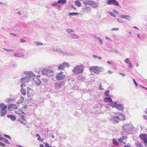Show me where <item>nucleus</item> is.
I'll return each instance as SVG.
<instances>
[{
	"label": "nucleus",
	"instance_id": "nucleus-16",
	"mask_svg": "<svg viewBox=\"0 0 147 147\" xmlns=\"http://www.w3.org/2000/svg\"><path fill=\"white\" fill-rule=\"evenodd\" d=\"M127 140V137L126 136H123L121 138H119L118 139V140L119 141L122 143L123 144H125L126 143V142L125 141H124V140Z\"/></svg>",
	"mask_w": 147,
	"mask_h": 147
},
{
	"label": "nucleus",
	"instance_id": "nucleus-7",
	"mask_svg": "<svg viewBox=\"0 0 147 147\" xmlns=\"http://www.w3.org/2000/svg\"><path fill=\"white\" fill-rule=\"evenodd\" d=\"M106 3L109 5H114L119 7L120 5L116 0H107L106 1Z\"/></svg>",
	"mask_w": 147,
	"mask_h": 147
},
{
	"label": "nucleus",
	"instance_id": "nucleus-19",
	"mask_svg": "<svg viewBox=\"0 0 147 147\" xmlns=\"http://www.w3.org/2000/svg\"><path fill=\"white\" fill-rule=\"evenodd\" d=\"M25 74H27L29 76H28L30 78H31V76H35L34 74V73L32 71H26L24 73Z\"/></svg>",
	"mask_w": 147,
	"mask_h": 147
},
{
	"label": "nucleus",
	"instance_id": "nucleus-54",
	"mask_svg": "<svg viewBox=\"0 0 147 147\" xmlns=\"http://www.w3.org/2000/svg\"><path fill=\"white\" fill-rule=\"evenodd\" d=\"M113 12L116 15H117L119 13V12L117 11L114 9H113Z\"/></svg>",
	"mask_w": 147,
	"mask_h": 147
},
{
	"label": "nucleus",
	"instance_id": "nucleus-26",
	"mask_svg": "<svg viewBox=\"0 0 147 147\" xmlns=\"http://www.w3.org/2000/svg\"><path fill=\"white\" fill-rule=\"evenodd\" d=\"M48 69H44L42 71V74L43 75L47 76Z\"/></svg>",
	"mask_w": 147,
	"mask_h": 147
},
{
	"label": "nucleus",
	"instance_id": "nucleus-10",
	"mask_svg": "<svg viewBox=\"0 0 147 147\" xmlns=\"http://www.w3.org/2000/svg\"><path fill=\"white\" fill-rule=\"evenodd\" d=\"M139 137L145 144L147 143V134H141L139 135Z\"/></svg>",
	"mask_w": 147,
	"mask_h": 147
},
{
	"label": "nucleus",
	"instance_id": "nucleus-17",
	"mask_svg": "<svg viewBox=\"0 0 147 147\" xmlns=\"http://www.w3.org/2000/svg\"><path fill=\"white\" fill-rule=\"evenodd\" d=\"M24 53L22 52L16 53L14 55L15 57H20L24 56Z\"/></svg>",
	"mask_w": 147,
	"mask_h": 147
},
{
	"label": "nucleus",
	"instance_id": "nucleus-35",
	"mask_svg": "<svg viewBox=\"0 0 147 147\" xmlns=\"http://www.w3.org/2000/svg\"><path fill=\"white\" fill-rule=\"evenodd\" d=\"M104 101H113L111 98L109 97H106L105 98Z\"/></svg>",
	"mask_w": 147,
	"mask_h": 147
},
{
	"label": "nucleus",
	"instance_id": "nucleus-15",
	"mask_svg": "<svg viewBox=\"0 0 147 147\" xmlns=\"http://www.w3.org/2000/svg\"><path fill=\"white\" fill-rule=\"evenodd\" d=\"M98 3L94 1H93L91 0L90 5L92 8H95L98 7Z\"/></svg>",
	"mask_w": 147,
	"mask_h": 147
},
{
	"label": "nucleus",
	"instance_id": "nucleus-33",
	"mask_svg": "<svg viewBox=\"0 0 147 147\" xmlns=\"http://www.w3.org/2000/svg\"><path fill=\"white\" fill-rule=\"evenodd\" d=\"M67 32L70 35H71L72 34H71V33L72 32H74V31L70 29H67L66 30Z\"/></svg>",
	"mask_w": 147,
	"mask_h": 147
},
{
	"label": "nucleus",
	"instance_id": "nucleus-25",
	"mask_svg": "<svg viewBox=\"0 0 147 147\" xmlns=\"http://www.w3.org/2000/svg\"><path fill=\"white\" fill-rule=\"evenodd\" d=\"M15 112L19 115L24 114V113L22 111V110H20V109L18 111H15Z\"/></svg>",
	"mask_w": 147,
	"mask_h": 147
},
{
	"label": "nucleus",
	"instance_id": "nucleus-47",
	"mask_svg": "<svg viewBox=\"0 0 147 147\" xmlns=\"http://www.w3.org/2000/svg\"><path fill=\"white\" fill-rule=\"evenodd\" d=\"M111 51L112 52L116 53H118V51L116 49H113V50H111Z\"/></svg>",
	"mask_w": 147,
	"mask_h": 147
},
{
	"label": "nucleus",
	"instance_id": "nucleus-40",
	"mask_svg": "<svg viewBox=\"0 0 147 147\" xmlns=\"http://www.w3.org/2000/svg\"><path fill=\"white\" fill-rule=\"evenodd\" d=\"M129 58H127L125 59L124 61L126 62L127 64H128L130 62Z\"/></svg>",
	"mask_w": 147,
	"mask_h": 147
},
{
	"label": "nucleus",
	"instance_id": "nucleus-63",
	"mask_svg": "<svg viewBox=\"0 0 147 147\" xmlns=\"http://www.w3.org/2000/svg\"><path fill=\"white\" fill-rule=\"evenodd\" d=\"M124 147H131V146L129 145H125Z\"/></svg>",
	"mask_w": 147,
	"mask_h": 147
},
{
	"label": "nucleus",
	"instance_id": "nucleus-51",
	"mask_svg": "<svg viewBox=\"0 0 147 147\" xmlns=\"http://www.w3.org/2000/svg\"><path fill=\"white\" fill-rule=\"evenodd\" d=\"M128 64H129V67H130V68H132L133 67V65L131 64V62H130L129 63H128Z\"/></svg>",
	"mask_w": 147,
	"mask_h": 147
},
{
	"label": "nucleus",
	"instance_id": "nucleus-43",
	"mask_svg": "<svg viewBox=\"0 0 147 147\" xmlns=\"http://www.w3.org/2000/svg\"><path fill=\"white\" fill-rule=\"evenodd\" d=\"M108 13H109L111 16L113 17H115V15L114 14H113V13H112L111 12H108Z\"/></svg>",
	"mask_w": 147,
	"mask_h": 147
},
{
	"label": "nucleus",
	"instance_id": "nucleus-4",
	"mask_svg": "<svg viewBox=\"0 0 147 147\" xmlns=\"http://www.w3.org/2000/svg\"><path fill=\"white\" fill-rule=\"evenodd\" d=\"M125 119V116L122 114H119L117 116H114L113 119V121L116 123L119 122V121L124 120Z\"/></svg>",
	"mask_w": 147,
	"mask_h": 147
},
{
	"label": "nucleus",
	"instance_id": "nucleus-34",
	"mask_svg": "<svg viewBox=\"0 0 147 147\" xmlns=\"http://www.w3.org/2000/svg\"><path fill=\"white\" fill-rule=\"evenodd\" d=\"M113 144L116 146H118L119 145V143L115 139H113Z\"/></svg>",
	"mask_w": 147,
	"mask_h": 147
},
{
	"label": "nucleus",
	"instance_id": "nucleus-22",
	"mask_svg": "<svg viewBox=\"0 0 147 147\" xmlns=\"http://www.w3.org/2000/svg\"><path fill=\"white\" fill-rule=\"evenodd\" d=\"M54 74V72L52 70L48 69L47 76H52Z\"/></svg>",
	"mask_w": 147,
	"mask_h": 147
},
{
	"label": "nucleus",
	"instance_id": "nucleus-50",
	"mask_svg": "<svg viewBox=\"0 0 147 147\" xmlns=\"http://www.w3.org/2000/svg\"><path fill=\"white\" fill-rule=\"evenodd\" d=\"M4 135L5 137L7 138L10 139H11V137L7 135H5V134H4Z\"/></svg>",
	"mask_w": 147,
	"mask_h": 147
},
{
	"label": "nucleus",
	"instance_id": "nucleus-62",
	"mask_svg": "<svg viewBox=\"0 0 147 147\" xmlns=\"http://www.w3.org/2000/svg\"><path fill=\"white\" fill-rule=\"evenodd\" d=\"M4 140H5V141H4L5 142L7 143H9V142H8V140H7L6 139H4Z\"/></svg>",
	"mask_w": 147,
	"mask_h": 147
},
{
	"label": "nucleus",
	"instance_id": "nucleus-42",
	"mask_svg": "<svg viewBox=\"0 0 147 147\" xmlns=\"http://www.w3.org/2000/svg\"><path fill=\"white\" fill-rule=\"evenodd\" d=\"M126 18L125 19L127 20H130L131 19V16L128 15H126Z\"/></svg>",
	"mask_w": 147,
	"mask_h": 147
},
{
	"label": "nucleus",
	"instance_id": "nucleus-31",
	"mask_svg": "<svg viewBox=\"0 0 147 147\" xmlns=\"http://www.w3.org/2000/svg\"><path fill=\"white\" fill-rule=\"evenodd\" d=\"M15 100V98L13 96L12 97H9L6 99L7 101H13Z\"/></svg>",
	"mask_w": 147,
	"mask_h": 147
},
{
	"label": "nucleus",
	"instance_id": "nucleus-58",
	"mask_svg": "<svg viewBox=\"0 0 147 147\" xmlns=\"http://www.w3.org/2000/svg\"><path fill=\"white\" fill-rule=\"evenodd\" d=\"M126 15H122L121 16V18H126Z\"/></svg>",
	"mask_w": 147,
	"mask_h": 147
},
{
	"label": "nucleus",
	"instance_id": "nucleus-3",
	"mask_svg": "<svg viewBox=\"0 0 147 147\" xmlns=\"http://www.w3.org/2000/svg\"><path fill=\"white\" fill-rule=\"evenodd\" d=\"M53 50L59 53L62 54L63 55L72 56L74 54L71 53H69L66 51H64L61 50L60 48H54Z\"/></svg>",
	"mask_w": 147,
	"mask_h": 147
},
{
	"label": "nucleus",
	"instance_id": "nucleus-9",
	"mask_svg": "<svg viewBox=\"0 0 147 147\" xmlns=\"http://www.w3.org/2000/svg\"><path fill=\"white\" fill-rule=\"evenodd\" d=\"M65 66L69 67L70 66V65L66 62H64L59 65L58 68L59 69H63L65 68Z\"/></svg>",
	"mask_w": 147,
	"mask_h": 147
},
{
	"label": "nucleus",
	"instance_id": "nucleus-8",
	"mask_svg": "<svg viewBox=\"0 0 147 147\" xmlns=\"http://www.w3.org/2000/svg\"><path fill=\"white\" fill-rule=\"evenodd\" d=\"M56 78L57 80H61L65 79V75L63 72L61 71L57 75Z\"/></svg>",
	"mask_w": 147,
	"mask_h": 147
},
{
	"label": "nucleus",
	"instance_id": "nucleus-12",
	"mask_svg": "<svg viewBox=\"0 0 147 147\" xmlns=\"http://www.w3.org/2000/svg\"><path fill=\"white\" fill-rule=\"evenodd\" d=\"M17 106L15 104H10L8 106L7 109L9 111H13L17 108Z\"/></svg>",
	"mask_w": 147,
	"mask_h": 147
},
{
	"label": "nucleus",
	"instance_id": "nucleus-44",
	"mask_svg": "<svg viewBox=\"0 0 147 147\" xmlns=\"http://www.w3.org/2000/svg\"><path fill=\"white\" fill-rule=\"evenodd\" d=\"M119 30L118 28H113L111 29V30L112 31H118Z\"/></svg>",
	"mask_w": 147,
	"mask_h": 147
},
{
	"label": "nucleus",
	"instance_id": "nucleus-55",
	"mask_svg": "<svg viewBox=\"0 0 147 147\" xmlns=\"http://www.w3.org/2000/svg\"><path fill=\"white\" fill-rule=\"evenodd\" d=\"M133 81H134V83H135V85L136 86H137L138 85V84L136 82L135 80L134 79H133Z\"/></svg>",
	"mask_w": 147,
	"mask_h": 147
},
{
	"label": "nucleus",
	"instance_id": "nucleus-27",
	"mask_svg": "<svg viewBox=\"0 0 147 147\" xmlns=\"http://www.w3.org/2000/svg\"><path fill=\"white\" fill-rule=\"evenodd\" d=\"M94 38L97 40H98L99 42L102 44V41L101 40V39L99 38V37L95 36H94Z\"/></svg>",
	"mask_w": 147,
	"mask_h": 147
},
{
	"label": "nucleus",
	"instance_id": "nucleus-29",
	"mask_svg": "<svg viewBox=\"0 0 147 147\" xmlns=\"http://www.w3.org/2000/svg\"><path fill=\"white\" fill-rule=\"evenodd\" d=\"M80 13L76 12H70L69 13L68 15L70 16H74L76 15L80 14Z\"/></svg>",
	"mask_w": 147,
	"mask_h": 147
},
{
	"label": "nucleus",
	"instance_id": "nucleus-59",
	"mask_svg": "<svg viewBox=\"0 0 147 147\" xmlns=\"http://www.w3.org/2000/svg\"><path fill=\"white\" fill-rule=\"evenodd\" d=\"M145 120H147V116L146 115H144L143 116Z\"/></svg>",
	"mask_w": 147,
	"mask_h": 147
},
{
	"label": "nucleus",
	"instance_id": "nucleus-6",
	"mask_svg": "<svg viewBox=\"0 0 147 147\" xmlns=\"http://www.w3.org/2000/svg\"><path fill=\"white\" fill-rule=\"evenodd\" d=\"M112 107L115 108L119 111H123L124 109L123 106L120 104H117V103L115 102L112 104Z\"/></svg>",
	"mask_w": 147,
	"mask_h": 147
},
{
	"label": "nucleus",
	"instance_id": "nucleus-49",
	"mask_svg": "<svg viewBox=\"0 0 147 147\" xmlns=\"http://www.w3.org/2000/svg\"><path fill=\"white\" fill-rule=\"evenodd\" d=\"M0 146L3 147L5 146V145L4 144L1 142H0Z\"/></svg>",
	"mask_w": 147,
	"mask_h": 147
},
{
	"label": "nucleus",
	"instance_id": "nucleus-64",
	"mask_svg": "<svg viewBox=\"0 0 147 147\" xmlns=\"http://www.w3.org/2000/svg\"><path fill=\"white\" fill-rule=\"evenodd\" d=\"M40 147H45L43 144H41L40 145Z\"/></svg>",
	"mask_w": 147,
	"mask_h": 147
},
{
	"label": "nucleus",
	"instance_id": "nucleus-18",
	"mask_svg": "<svg viewBox=\"0 0 147 147\" xmlns=\"http://www.w3.org/2000/svg\"><path fill=\"white\" fill-rule=\"evenodd\" d=\"M33 81H34L38 85H39L41 83V81L38 78H34L33 79Z\"/></svg>",
	"mask_w": 147,
	"mask_h": 147
},
{
	"label": "nucleus",
	"instance_id": "nucleus-48",
	"mask_svg": "<svg viewBox=\"0 0 147 147\" xmlns=\"http://www.w3.org/2000/svg\"><path fill=\"white\" fill-rule=\"evenodd\" d=\"M20 117H21V119L23 121L25 120L24 117V115H21Z\"/></svg>",
	"mask_w": 147,
	"mask_h": 147
},
{
	"label": "nucleus",
	"instance_id": "nucleus-57",
	"mask_svg": "<svg viewBox=\"0 0 147 147\" xmlns=\"http://www.w3.org/2000/svg\"><path fill=\"white\" fill-rule=\"evenodd\" d=\"M20 42H26V41L23 39H21Z\"/></svg>",
	"mask_w": 147,
	"mask_h": 147
},
{
	"label": "nucleus",
	"instance_id": "nucleus-13",
	"mask_svg": "<svg viewBox=\"0 0 147 147\" xmlns=\"http://www.w3.org/2000/svg\"><path fill=\"white\" fill-rule=\"evenodd\" d=\"M30 78L27 76H26L24 78H22L20 80V82H23L24 83H28L30 80Z\"/></svg>",
	"mask_w": 147,
	"mask_h": 147
},
{
	"label": "nucleus",
	"instance_id": "nucleus-11",
	"mask_svg": "<svg viewBox=\"0 0 147 147\" xmlns=\"http://www.w3.org/2000/svg\"><path fill=\"white\" fill-rule=\"evenodd\" d=\"M82 10L84 13H89L91 12V8L90 6L86 5L83 8Z\"/></svg>",
	"mask_w": 147,
	"mask_h": 147
},
{
	"label": "nucleus",
	"instance_id": "nucleus-14",
	"mask_svg": "<svg viewBox=\"0 0 147 147\" xmlns=\"http://www.w3.org/2000/svg\"><path fill=\"white\" fill-rule=\"evenodd\" d=\"M65 83L64 81H61L55 83V86L59 88L62 87L65 85Z\"/></svg>",
	"mask_w": 147,
	"mask_h": 147
},
{
	"label": "nucleus",
	"instance_id": "nucleus-60",
	"mask_svg": "<svg viewBox=\"0 0 147 147\" xmlns=\"http://www.w3.org/2000/svg\"><path fill=\"white\" fill-rule=\"evenodd\" d=\"M102 86L101 85H100L99 87V88L100 90H102Z\"/></svg>",
	"mask_w": 147,
	"mask_h": 147
},
{
	"label": "nucleus",
	"instance_id": "nucleus-52",
	"mask_svg": "<svg viewBox=\"0 0 147 147\" xmlns=\"http://www.w3.org/2000/svg\"><path fill=\"white\" fill-rule=\"evenodd\" d=\"M37 140L40 141H42V140H43V138H42V139L41 140V138L40 136L38 137L37 138Z\"/></svg>",
	"mask_w": 147,
	"mask_h": 147
},
{
	"label": "nucleus",
	"instance_id": "nucleus-21",
	"mask_svg": "<svg viewBox=\"0 0 147 147\" xmlns=\"http://www.w3.org/2000/svg\"><path fill=\"white\" fill-rule=\"evenodd\" d=\"M0 115L1 117L5 116L7 113V110H0Z\"/></svg>",
	"mask_w": 147,
	"mask_h": 147
},
{
	"label": "nucleus",
	"instance_id": "nucleus-28",
	"mask_svg": "<svg viewBox=\"0 0 147 147\" xmlns=\"http://www.w3.org/2000/svg\"><path fill=\"white\" fill-rule=\"evenodd\" d=\"M32 90L29 87H27V91L28 94V95L31 94V92H32Z\"/></svg>",
	"mask_w": 147,
	"mask_h": 147
},
{
	"label": "nucleus",
	"instance_id": "nucleus-37",
	"mask_svg": "<svg viewBox=\"0 0 147 147\" xmlns=\"http://www.w3.org/2000/svg\"><path fill=\"white\" fill-rule=\"evenodd\" d=\"M34 43L36 45H43V43L40 42H34Z\"/></svg>",
	"mask_w": 147,
	"mask_h": 147
},
{
	"label": "nucleus",
	"instance_id": "nucleus-36",
	"mask_svg": "<svg viewBox=\"0 0 147 147\" xmlns=\"http://www.w3.org/2000/svg\"><path fill=\"white\" fill-rule=\"evenodd\" d=\"M21 92L22 94L24 95H25L26 94V90L25 89L21 88Z\"/></svg>",
	"mask_w": 147,
	"mask_h": 147
},
{
	"label": "nucleus",
	"instance_id": "nucleus-1",
	"mask_svg": "<svg viewBox=\"0 0 147 147\" xmlns=\"http://www.w3.org/2000/svg\"><path fill=\"white\" fill-rule=\"evenodd\" d=\"M89 70L91 72H94L96 74H98L100 73L104 72L105 69L102 67H99L97 66H93L90 67Z\"/></svg>",
	"mask_w": 147,
	"mask_h": 147
},
{
	"label": "nucleus",
	"instance_id": "nucleus-2",
	"mask_svg": "<svg viewBox=\"0 0 147 147\" xmlns=\"http://www.w3.org/2000/svg\"><path fill=\"white\" fill-rule=\"evenodd\" d=\"M84 69V67L83 65H78L74 67L72 72L77 74H80L83 73Z\"/></svg>",
	"mask_w": 147,
	"mask_h": 147
},
{
	"label": "nucleus",
	"instance_id": "nucleus-46",
	"mask_svg": "<svg viewBox=\"0 0 147 147\" xmlns=\"http://www.w3.org/2000/svg\"><path fill=\"white\" fill-rule=\"evenodd\" d=\"M22 84L20 85V87L22 88H23V87H24H24L25 86V84L23 82H22Z\"/></svg>",
	"mask_w": 147,
	"mask_h": 147
},
{
	"label": "nucleus",
	"instance_id": "nucleus-61",
	"mask_svg": "<svg viewBox=\"0 0 147 147\" xmlns=\"http://www.w3.org/2000/svg\"><path fill=\"white\" fill-rule=\"evenodd\" d=\"M27 107L26 105H25L24 106H23L22 107V108H26Z\"/></svg>",
	"mask_w": 147,
	"mask_h": 147
},
{
	"label": "nucleus",
	"instance_id": "nucleus-23",
	"mask_svg": "<svg viewBox=\"0 0 147 147\" xmlns=\"http://www.w3.org/2000/svg\"><path fill=\"white\" fill-rule=\"evenodd\" d=\"M7 117L8 118H10L11 119V120H12L13 121H15L16 120V117L13 115H7Z\"/></svg>",
	"mask_w": 147,
	"mask_h": 147
},
{
	"label": "nucleus",
	"instance_id": "nucleus-39",
	"mask_svg": "<svg viewBox=\"0 0 147 147\" xmlns=\"http://www.w3.org/2000/svg\"><path fill=\"white\" fill-rule=\"evenodd\" d=\"M58 4V3H57V2L54 1L53 3L51 4V5L54 7L57 5Z\"/></svg>",
	"mask_w": 147,
	"mask_h": 147
},
{
	"label": "nucleus",
	"instance_id": "nucleus-32",
	"mask_svg": "<svg viewBox=\"0 0 147 147\" xmlns=\"http://www.w3.org/2000/svg\"><path fill=\"white\" fill-rule=\"evenodd\" d=\"M75 4L78 7H80L81 6V3L78 0H76L75 1Z\"/></svg>",
	"mask_w": 147,
	"mask_h": 147
},
{
	"label": "nucleus",
	"instance_id": "nucleus-5",
	"mask_svg": "<svg viewBox=\"0 0 147 147\" xmlns=\"http://www.w3.org/2000/svg\"><path fill=\"white\" fill-rule=\"evenodd\" d=\"M123 130L125 131L128 132L131 131L133 129L132 125L130 124H125L123 126Z\"/></svg>",
	"mask_w": 147,
	"mask_h": 147
},
{
	"label": "nucleus",
	"instance_id": "nucleus-24",
	"mask_svg": "<svg viewBox=\"0 0 147 147\" xmlns=\"http://www.w3.org/2000/svg\"><path fill=\"white\" fill-rule=\"evenodd\" d=\"M91 0H84L83 1V3L84 5H90Z\"/></svg>",
	"mask_w": 147,
	"mask_h": 147
},
{
	"label": "nucleus",
	"instance_id": "nucleus-56",
	"mask_svg": "<svg viewBox=\"0 0 147 147\" xmlns=\"http://www.w3.org/2000/svg\"><path fill=\"white\" fill-rule=\"evenodd\" d=\"M45 144L46 147H49V144L47 142L45 143Z\"/></svg>",
	"mask_w": 147,
	"mask_h": 147
},
{
	"label": "nucleus",
	"instance_id": "nucleus-38",
	"mask_svg": "<svg viewBox=\"0 0 147 147\" xmlns=\"http://www.w3.org/2000/svg\"><path fill=\"white\" fill-rule=\"evenodd\" d=\"M71 35L73 38H77L78 37V36L77 35L75 34H72Z\"/></svg>",
	"mask_w": 147,
	"mask_h": 147
},
{
	"label": "nucleus",
	"instance_id": "nucleus-53",
	"mask_svg": "<svg viewBox=\"0 0 147 147\" xmlns=\"http://www.w3.org/2000/svg\"><path fill=\"white\" fill-rule=\"evenodd\" d=\"M10 34L11 35H12L13 36H16L17 35L16 34L13 33H10Z\"/></svg>",
	"mask_w": 147,
	"mask_h": 147
},
{
	"label": "nucleus",
	"instance_id": "nucleus-30",
	"mask_svg": "<svg viewBox=\"0 0 147 147\" xmlns=\"http://www.w3.org/2000/svg\"><path fill=\"white\" fill-rule=\"evenodd\" d=\"M66 2V0H59L57 2V3H58V4H63L65 3Z\"/></svg>",
	"mask_w": 147,
	"mask_h": 147
},
{
	"label": "nucleus",
	"instance_id": "nucleus-20",
	"mask_svg": "<svg viewBox=\"0 0 147 147\" xmlns=\"http://www.w3.org/2000/svg\"><path fill=\"white\" fill-rule=\"evenodd\" d=\"M0 107V110H7V106L3 103H1V104Z\"/></svg>",
	"mask_w": 147,
	"mask_h": 147
},
{
	"label": "nucleus",
	"instance_id": "nucleus-45",
	"mask_svg": "<svg viewBox=\"0 0 147 147\" xmlns=\"http://www.w3.org/2000/svg\"><path fill=\"white\" fill-rule=\"evenodd\" d=\"M3 49L8 51V52H9V51H13V50H12V49H5V48H3Z\"/></svg>",
	"mask_w": 147,
	"mask_h": 147
},
{
	"label": "nucleus",
	"instance_id": "nucleus-41",
	"mask_svg": "<svg viewBox=\"0 0 147 147\" xmlns=\"http://www.w3.org/2000/svg\"><path fill=\"white\" fill-rule=\"evenodd\" d=\"M109 90H107L105 92V94L106 96H109Z\"/></svg>",
	"mask_w": 147,
	"mask_h": 147
}]
</instances>
